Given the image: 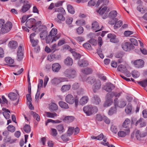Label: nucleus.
<instances>
[{
  "instance_id": "nucleus-1",
  "label": "nucleus",
  "mask_w": 147,
  "mask_h": 147,
  "mask_svg": "<svg viewBox=\"0 0 147 147\" xmlns=\"http://www.w3.org/2000/svg\"><path fill=\"white\" fill-rule=\"evenodd\" d=\"M83 111L87 115L90 116L93 113H96L98 111V109L96 107H93L92 105H89L84 107Z\"/></svg>"
},
{
  "instance_id": "nucleus-2",
  "label": "nucleus",
  "mask_w": 147,
  "mask_h": 147,
  "mask_svg": "<svg viewBox=\"0 0 147 147\" xmlns=\"http://www.w3.org/2000/svg\"><path fill=\"white\" fill-rule=\"evenodd\" d=\"M63 74L65 76L70 78H74L77 75L76 70L73 68L66 69L64 72Z\"/></svg>"
},
{
  "instance_id": "nucleus-3",
  "label": "nucleus",
  "mask_w": 147,
  "mask_h": 147,
  "mask_svg": "<svg viewBox=\"0 0 147 147\" xmlns=\"http://www.w3.org/2000/svg\"><path fill=\"white\" fill-rule=\"evenodd\" d=\"M65 101L70 104H73L75 102V105L77 106L78 104L79 100L77 98H74V96L71 94H68L65 97Z\"/></svg>"
},
{
  "instance_id": "nucleus-4",
  "label": "nucleus",
  "mask_w": 147,
  "mask_h": 147,
  "mask_svg": "<svg viewBox=\"0 0 147 147\" xmlns=\"http://www.w3.org/2000/svg\"><path fill=\"white\" fill-rule=\"evenodd\" d=\"M68 79L65 77H55L51 80L52 84L55 86H57L62 82H68Z\"/></svg>"
},
{
  "instance_id": "nucleus-5",
  "label": "nucleus",
  "mask_w": 147,
  "mask_h": 147,
  "mask_svg": "<svg viewBox=\"0 0 147 147\" xmlns=\"http://www.w3.org/2000/svg\"><path fill=\"white\" fill-rule=\"evenodd\" d=\"M18 95L19 94L17 92H11L8 94V96L11 101L13 102L16 101V102H13V103L14 105H17L18 104L19 102V100L18 98Z\"/></svg>"
},
{
  "instance_id": "nucleus-6",
  "label": "nucleus",
  "mask_w": 147,
  "mask_h": 147,
  "mask_svg": "<svg viewBox=\"0 0 147 147\" xmlns=\"http://www.w3.org/2000/svg\"><path fill=\"white\" fill-rule=\"evenodd\" d=\"M12 27V23L10 22H8L3 26L1 28L0 33L1 34H5L8 32Z\"/></svg>"
},
{
  "instance_id": "nucleus-7",
  "label": "nucleus",
  "mask_w": 147,
  "mask_h": 147,
  "mask_svg": "<svg viewBox=\"0 0 147 147\" xmlns=\"http://www.w3.org/2000/svg\"><path fill=\"white\" fill-rule=\"evenodd\" d=\"M130 132L129 128H124L119 131L118 132L117 134L119 137L123 138L128 135L129 134Z\"/></svg>"
},
{
  "instance_id": "nucleus-8",
  "label": "nucleus",
  "mask_w": 147,
  "mask_h": 147,
  "mask_svg": "<svg viewBox=\"0 0 147 147\" xmlns=\"http://www.w3.org/2000/svg\"><path fill=\"white\" fill-rule=\"evenodd\" d=\"M40 30L41 31L40 33V38L44 40L46 38L48 34L47 31V28L45 26H42L40 28Z\"/></svg>"
},
{
  "instance_id": "nucleus-9",
  "label": "nucleus",
  "mask_w": 147,
  "mask_h": 147,
  "mask_svg": "<svg viewBox=\"0 0 147 147\" xmlns=\"http://www.w3.org/2000/svg\"><path fill=\"white\" fill-rule=\"evenodd\" d=\"M101 84L99 80H97L95 81L92 86V89L93 92H96L101 88Z\"/></svg>"
},
{
  "instance_id": "nucleus-10",
  "label": "nucleus",
  "mask_w": 147,
  "mask_h": 147,
  "mask_svg": "<svg viewBox=\"0 0 147 147\" xmlns=\"http://www.w3.org/2000/svg\"><path fill=\"white\" fill-rule=\"evenodd\" d=\"M118 99L116 98L114 100V104L115 107H118L121 108L124 107L126 105V102L123 100H121L119 102L118 101Z\"/></svg>"
},
{
  "instance_id": "nucleus-11",
  "label": "nucleus",
  "mask_w": 147,
  "mask_h": 147,
  "mask_svg": "<svg viewBox=\"0 0 147 147\" xmlns=\"http://www.w3.org/2000/svg\"><path fill=\"white\" fill-rule=\"evenodd\" d=\"M133 64L136 67L141 68L144 66V62L143 60L140 59L134 61Z\"/></svg>"
},
{
  "instance_id": "nucleus-12",
  "label": "nucleus",
  "mask_w": 147,
  "mask_h": 147,
  "mask_svg": "<svg viewBox=\"0 0 147 147\" xmlns=\"http://www.w3.org/2000/svg\"><path fill=\"white\" fill-rule=\"evenodd\" d=\"M114 85L110 83H106L104 86L103 89L106 91L110 92L115 88Z\"/></svg>"
},
{
  "instance_id": "nucleus-13",
  "label": "nucleus",
  "mask_w": 147,
  "mask_h": 147,
  "mask_svg": "<svg viewBox=\"0 0 147 147\" xmlns=\"http://www.w3.org/2000/svg\"><path fill=\"white\" fill-rule=\"evenodd\" d=\"M23 56L22 47L21 46H19L18 48L17 52V60L19 61H21L23 58Z\"/></svg>"
},
{
  "instance_id": "nucleus-14",
  "label": "nucleus",
  "mask_w": 147,
  "mask_h": 147,
  "mask_svg": "<svg viewBox=\"0 0 147 147\" xmlns=\"http://www.w3.org/2000/svg\"><path fill=\"white\" fill-rule=\"evenodd\" d=\"M102 28H100L99 25L97 22H94L92 24V28L95 32L102 30Z\"/></svg>"
},
{
  "instance_id": "nucleus-15",
  "label": "nucleus",
  "mask_w": 147,
  "mask_h": 147,
  "mask_svg": "<svg viewBox=\"0 0 147 147\" xmlns=\"http://www.w3.org/2000/svg\"><path fill=\"white\" fill-rule=\"evenodd\" d=\"M132 46L131 43L129 42H126L123 43L121 45L123 49L125 51H127L130 50Z\"/></svg>"
},
{
  "instance_id": "nucleus-16",
  "label": "nucleus",
  "mask_w": 147,
  "mask_h": 147,
  "mask_svg": "<svg viewBox=\"0 0 147 147\" xmlns=\"http://www.w3.org/2000/svg\"><path fill=\"white\" fill-rule=\"evenodd\" d=\"M106 100L104 104V106L105 107H108L111 105L113 103V100L110 96L107 97L106 96Z\"/></svg>"
},
{
  "instance_id": "nucleus-17",
  "label": "nucleus",
  "mask_w": 147,
  "mask_h": 147,
  "mask_svg": "<svg viewBox=\"0 0 147 147\" xmlns=\"http://www.w3.org/2000/svg\"><path fill=\"white\" fill-rule=\"evenodd\" d=\"M61 66L58 63H55L53 64L52 66V69L53 72H58L61 69Z\"/></svg>"
},
{
  "instance_id": "nucleus-18",
  "label": "nucleus",
  "mask_w": 147,
  "mask_h": 147,
  "mask_svg": "<svg viewBox=\"0 0 147 147\" xmlns=\"http://www.w3.org/2000/svg\"><path fill=\"white\" fill-rule=\"evenodd\" d=\"M78 64L80 67L87 66L88 65L87 61L85 59H81L78 61Z\"/></svg>"
},
{
  "instance_id": "nucleus-19",
  "label": "nucleus",
  "mask_w": 147,
  "mask_h": 147,
  "mask_svg": "<svg viewBox=\"0 0 147 147\" xmlns=\"http://www.w3.org/2000/svg\"><path fill=\"white\" fill-rule=\"evenodd\" d=\"M31 5L28 3L26 4L25 3L24 5L22 7V9L20 10V11L23 13H25L26 11L29 10L31 7Z\"/></svg>"
},
{
  "instance_id": "nucleus-20",
  "label": "nucleus",
  "mask_w": 147,
  "mask_h": 147,
  "mask_svg": "<svg viewBox=\"0 0 147 147\" xmlns=\"http://www.w3.org/2000/svg\"><path fill=\"white\" fill-rule=\"evenodd\" d=\"M107 37L110 38V41L111 42L116 43L119 42V40L116 38V36L112 34H109L107 35Z\"/></svg>"
},
{
  "instance_id": "nucleus-21",
  "label": "nucleus",
  "mask_w": 147,
  "mask_h": 147,
  "mask_svg": "<svg viewBox=\"0 0 147 147\" xmlns=\"http://www.w3.org/2000/svg\"><path fill=\"white\" fill-rule=\"evenodd\" d=\"M71 88L70 84H65L63 85L61 88V91L63 93L66 92L69 90Z\"/></svg>"
},
{
  "instance_id": "nucleus-22",
  "label": "nucleus",
  "mask_w": 147,
  "mask_h": 147,
  "mask_svg": "<svg viewBox=\"0 0 147 147\" xmlns=\"http://www.w3.org/2000/svg\"><path fill=\"white\" fill-rule=\"evenodd\" d=\"M5 60L7 64L8 65H9L11 67L14 66L13 65H11L14 63V60L13 59H12L11 57H6L5 58Z\"/></svg>"
},
{
  "instance_id": "nucleus-23",
  "label": "nucleus",
  "mask_w": 147,
  "mask_h": 147,
  "mask_svg": "<svg viewBox=\"0 0 147 147\" xmlns=\"http://www.w3.org/2000/svg\"><path fill=\"white\" fill-rule=\"evenodd\" d=\"M35 20L34 18H30L27 20L26 23V26L29 28H31L33 26L32 22Z\"/></svg>"
},
{
  "instance_id": "nucleus-24",
  "label": "nucleus",
  "mask_w": 147,
  "mask_h": 147,
  "mask_svg": "<svg viewBox=\"0 0 147 147\" xmlns=\"http://www.w3.org/2000/svg\"><path fill=\"white\" fill-rule=\"evenodd\" d=\"M88 100V98L87 96H83L80 100V103L82 105L86 104Z\"/></svg>"
},
{
  "instance_id": "nucleus-25",
  "label": "nucleus",
  "mask_w": 147,
  "mask_h": 147,
  "mask_svg": "<svg viewBox=\"0 0 147 147\" xmlns=\"http://www.w3.org/2000/svg\"><path fill=\"white\" fill-rule=\"evenodd\" d=\"M117 70L122 73H125L127 71V69L125 66L122 64L119 65L118 67Z\"/></svg>"
},
{
  "instance_id": "nucleus-26",
  "label": "nucleus",
  "mask_w": 147,
  "mask_h": 147,
  "mask_svg": "<svg viewBox=\"0 0 147 147\" xmlns=\"http://www.w3.org/2000/svg\"><path fill=\"white\" fill-rule=\"evenodd\" d=\"M64 63L67 66H71L73 63V60L69 57H67L65 60Z\"/></svg>"
},
{
  "instance_id": "nucleus-27",
  "label": "nucleus",
  "mask_w": 147,
  "mask_h": 147,
  "mask_svg": "<svg viewBox=\"0 0 147 147\" xmlns=\"http://www.w3.org/2000/svg\"><path fill=\"white\" fill-rule=\"evenodd\" d=\"M96 80L94 77H89L86 78V81L88 84L92 85L94 84Z\"/></svg>"
},
{
  "instance_id": "nucleus-28",
  "label": "nucleus",
  "mask_w": 147,
  "mask_h": 147,
  "mask_svg": "<svg viewBox=\"0 0 147 147\" xmlns=\"http://www.w3.org/2000/svg\"><path fill=\"white\" fill-rule=\"evenodd\" d=\"M74 119V117L73 116H67L64 119V121L67 123L72 122Z\"/></svg>"
},
{
  "instance_id": "nucleus-29",
  "label": "nucleus",
  "mask_w": 147,
  "mask_h": 147,
  "mask_svg": "<svg viewBox=\"0 0 147 147\" xmlns=\"http://www.w3.org/2000/svg\"><path fill=\"white\" fill-rule=\"evenodd\" d=\"M17 139H11L10 137L7 136L5 137L4 139V142H9L12 144L15 142Z\"/></svg>"
},
{
  "instance_id": "nucleus-30",
  "label": "nucleus",
  "mask_w": 147,
  "mask_h": 147,
  "mask_svg": "<svg viewBox=\"0 0 147 147\" xmlns=\"http://www.w3.org/2000/svg\"><path fill=\"white\" fill-rule=\"evenodd\" d=\"M93 102L96 105H98L100 102V98L97 95H94L92 99Z\"/></svg>"
},
{
  "instance_id": "nucleus-31",
  "label": "nucleus",
  "mask_w": 147,
  "mask_h": 147,
  "mask_svg": "<svg viewBox=\"0 0 147 147\" xmlns=\"http://www.w3.org/2000/svg\"><path fill=\"white\" fill-rule=\"evenodd\" d=\"M49 108L51 111H55L57 110L58 107L56 104L52 103L49 105Z\"/></svg>"
},
{
  "instance_id": "nucleus-32",
  "label": "nucleus",
  "mask_w": 147,
  "mask_h": 147,
  "mask_svg": "<svg viewBox=\"0 0 147 147\" xmlns=\"http://www.w3.org/2000/svg\"><path fill=\"white\" fill-rule=\"evenodd\" d=\"M45 113L46 117H48L54 118L57 116V114L55 113H52L50 112H45Z\"/></svg>"
},
{
  "instance_id": "nucleus-33",
  "label": "nucleus",
  "mask_w": 147,
  "mask_h": 147,
  "mask_svg": "<svg viewBox=\"0 0 147 147\" xmlns=\"http://www.w3.org/2000/svg\"><path fill=\"white\" fill-rule=\"evenodd\" d=\"M56 128L59 133L61 134L65 131V129L62 124H60L56 126Z\"/></svg>"
},
{
  "instance_id": "nucleus-34",
  "label": "nucleus",
  "mask_w": 147,
  "mask_h": 147,
  "mask_svg": "<svg viewBox=\"0 0 147 147\" xmlns=\"http://www.w3.org/2000/svg\"><path fill=\"white\" fill-rule=\"evenodd\" d=\"M9 46L12 48H16L18 46V44L16 42L14 41H12L9 42Z\"/></svg>"
},
{
  "instance_id": "nucleus-35",
  "label": "nucleus",
  "mask_w": 147,
  "mask_h": 147,
  "mask_svg": "<svg viewBox=\"0 0 147 147\" xmlns=\"http://www.w3.org/2000/svg\"><path fill=\"white\" fill-rule=\"evenodd\" d=\"M59 106L62 108L67 109L69 108L68 104L66 102L63 101H60L59 103Z\"/></svg>"
},
{
  "instance_id": "nucleus-36",
  "label": "nucleus",
  "mask_w": 147,
  "mask_h": 147,
  "mask_svg": "<svg viewBox=\"0 0 147 147\" xmlns=\"http://www.w3.org/2000/svg\"><path fill=\"white\" fill-rule=\"evenodd\" d=\"M120 96V93H115L113 92H111L110 93H108L107 94V97L110 96L112 98L114 96L116 97H119Z\"/></svg>"
},
{
  "instance_id": "nucleus-37",
  "label": "nucleus",
  "mask_w": 147,
  "mask_h": 147,
  "mask_svg": "<svg viewBox=\"0 0 147 147\" xmlns=\"http://www.w3.org/2000/svg\"><path fill=\"white\" fill-rule=\"evenodd\" d=\"M132 110L131 105L130 104H128L127 106L125 111V112L127 114L130 113Z\"/></svg>"
},
{
  "instance_id": "nucleus-38",
  "label": "nucleus",
  "mask_w": 147,
  "mask_h": 147,
  "mask_svg": "<svg viewBox=\"0 0 147 147\" xmlns=\"http://www.w3.org/2000/svg\"><path fill=\"white\" fill-rule=\"evenodd\" d=\"M97 140H101L102 139H103V142H106L107 141V138L105 137V136H104L102 134H101L97 136Z\"/></svg>"
},
{
  "instance_id": "nucleus-39",
  "label": "nucleus",
  "mask_w": 147,
  "mask_h": 147,
  "mask_svg": "<svg viewBox=\"0 0 147 147\" xmlns=\"http://www.w3.org/2000/svg\"><path fill=\"white\" fill-rule=\"evenodd\" d=\"M67 9L68 12L71 14H74L75 13V10L72 6L70 5H67Z\"/></svg>"
},
{
  "instance_id": "nucleus-40",
  "label": "nucleus",
  "mask_w": 147,
  "mask_h": 147,
  "mask_svg": "<svg viewBox=\"0 0 147 147\" xmlns=\"http://www.w3.org/2000/svg\"><path fill=\"white\" fill-rule=\"evenodd\" d=\"M8 113H10V111L7 109H5L3 112V116L7 119H9L10 117V115Z\"/></svg>"
},
{
  "instance_id": "nucleus-41",
  "label": "nucleus",
  "mask_w": 147,
  "mask_h": 147,
  "mask_svg": "<svg viewBox=\"0 0 147 147\" xmlns=\"http://www.w3.org/2000/svg\"><path fill=\"white\" fill-rule=\"evenodd\" d=\"M117 13L116 11L113 10L109 13V16L112 18H114L117 16Z\"/></svg>"
},
{
  "instance_id": "nucleus-42",
  "label": "nucleus",
  "mask_w": 147,
  "mask_h": 147,
  "mask_svg": "<svg viewBox=\"0 0 147 147\" xmlns=\"http://www.w3.org/2000/svg\"><path fill=\"white\" fill-rule=\"evenodd\" d=\"M123 24V22L122 21L119 20L116 22L114 26L115 29H117L120 27Z\"/></svg>"
},
{
  "instance_id": "nucleus-43",
  "label": "nucleus",
  "mask_w": 147,
  "mask_h": 147,
  "mask_svg": "<svg viewBox=\"0 0 147 147\" xmlns=\"http://www.w3.org/2000/svg\"><path fill=\"white\" fill-rule=\"evenodd\" d=\"M116 107H111L109 110L108 112V115H111L114 113H115L116 111Z\"/></svg>"
},
{
  "instance_id": "nucleus-44",
  "label": "nucleus",
  "mask_w": 147,
  "mask_h": 147,
  "mask_svg": "<svg viewBox=\"0 0 147 147\" xmlns=\"http://www.w3.org/2000/svg\"><path fill=\"white\" fill-rule=\"evenodd\" d=\"M130 123V121L128 119H126L125 120L123 124V127L124 128H129L127 127V125Z\"/></svg>"
},
{
  "instance_id": "nucleus-45",
  "label": "nucleus",
  "mask_w": 147,
  "mask_h": 147,
  "mask_svg": "<svg viewBox=\"0 0 147 147\" xmlns=\"http://www.w3.org/2000/svg\"><path fill=\"white\" fill-rule=\"evenodd\" d=\"M31 114L33 116V117L37 121H39L40 120V116L39 115L33 111H31Z\"/></svg>"
},
{
  "instance_id": "nucleus-46",
  "label": "nucleus",
  "mask_w": 147,
  "mask_h": 147,
  "mask_svg": "<svg viewBox=\"0 0 147 147\" xmlns=\"http://www.w3.org/2000/svg\"><path fill=\"white\" fill-rule=\"evenodd\" d=\"M107 9V7L106 6H105L103 7H101L100 8L99 11V14L101 15H103Z\"/></svg>"
},
{
  "instance_id": "nucleus-47",
  "label": "nucleus",
  "mask_w": 147,
  "mask_h": 147,
  "mask_svg": "<svg viewBox=\"0 0 147 147\" xmlns=\"http://www.w3.org/2000/svg\"><path fill=\"white\" fill-rule=\"evenodd\" d=\"M92 70L91 69L88 68H85L82 71V72L85 74H89L92 72Z\"/></svg>"
},
{
  "instance_id": "nucleus-48",
  "label": "nucleus",
  "mask_w": 147,
  "mask_h": 147,
  "mask_svg": "<svg viewBox=\"0 0 147 147\" xmlns=\"http://www.w3.org/2000/svg\"><path fill=\"white\" fill-rule=\"evenodd\" d=\"M141 86L145 87L147 86V79L138 82Z\"/></svg>"
},
{
  "instance_id": "nucleus-49",
  "label": "nucleus",
  "mask_w": 147,
  "mask_h": 147,
  "mask_svg": "<svg viewBox=\"0 0 147 147\" xmlns=\"http://www.w3.org/2000/svg\"><path fill=\"white\" fill-rule=\"evenodd\" d=\"M57 33V30L55 28H53L50 32L49 35L51 36H55Z\"/></svg>"
},
{
  "instance_id": "nucleus-50",
  "label": "nucleus",
  "mask_w": 147,
  "mask_h": 147,
  "mask_svg": "<svg viewBox=\"0 0 147 147\" xmlns=\"http://www.w3.org/2000/svg\"><path fill=\"white\" fill-rule=\"evenodd\" d=\"M132 75L134 78H137L140 76V74L138 71L134 70L132 72Z\"/></svg>"
},
{
  "instance_id": "nucleus-51",
  "label": "nucleus",
  "mask_w": 147,
  "mask_h": 147,
  "mask_svg": "<svg viewBox=\"0 0 147 147\" xmlns=\"http://www.w3.org/2000/svg\"><path fill=\"white\" fill-rule=\"evenodd\" d=\"M24 130L26 133L30 132L31 131L30 126L28 125H26L24 127Z\"/></svg>"
},
{
  "instance_id": "nucleus-52",
  "label": "nucleus",
  "mask_w": 147,
  "mask_h": 147,
  "mask_svg": "<svg viewBox=\"0 0 147 147\" xmlns=\"http://www.w3.org/2000/svg\"><path fill=\"white\" fill-rule=\"evenodd\" d=\"M140 123V126L142 127L145 125V124L144 121H142V119H140L137 121L136 123V125H137L138 124Z\"/></svg>"
},
{
  "instance_id": "nucleus-53",
  "label": "nucleus",
  "mask_w": 147,
  "mask_h": 147,
  "mask_svg": "<svg viewBox=\"0 0 147 147\" xmlns=\"http://www.w3.org/2000/svg\"><path fill=\"white\" fill-rule=\"evenodd\" d=\"M111 130L113 132L117 134L118 131V128L116 126L112 125L111 127Z\"/></svg>"
},
{
  "instance_id": "nucleus-54",
  "label": "nucleus",
  "mask_w": 147,
  "mask_h": 147,
  "mask_svg": "<svg viewBox=\"0 0 147 147\" xmlns=\"http://www.w3.org/2000/svg\"><path fill=\"white\" fill-rule=\"evenodd\" d=\"M80 86V84L76 82L72 85V88L73 90H76L79 88Z\"/></svg>"
},
{
  "instance_id": "nucleus-55",
  "label": "nucleus",
  "mask_w": 147,
  "mask_h": 147,
  "mask_svg": "<svg viewBox=\"0 0 147 147\" xmlns=\"http://www.w3.org/2000/svg\"><path fill=\"white\" fill-rule=\"evenodd\" d=\"M75 39L79 44H80L84 40V38L82 36H78L75 38Z\"/></svg>"
},
{
  "instance_id": "nucleus-56",
  "label": "nucleus",
  "mask_w": 147,
  "mask_h": 147,
  "mask_svg": "<svg viewBox=\"0 0 147 147\" xmlns=\"http://www.w3.org/2000/svg\"><path fill=\"white\" fill-rule=\"evenodd\" d=\"M7 129L8 131L11 132H14L15 130V127L12 125H9L7 127Z\"/></svg>"
},
{
  "instance_id": "nucleus-57",
  "label": "nucleus",
  "mask_w": 147,
  "mask_h": 147,
  "mask_svg": "<svg viewBox=\"0 0 147 147\" xmlns=\"http://www.w3.org/2000/svg\"><path fill=\"white\" fill-rule=\"evenodd\" d=\"M73 56L76 59H79L81 57L80 55L75 52H72Z\"/></svg>"
},
{
  "instance_id": "nucleus-58",
  "label": "nucleus",
  "mask_w": 147,
  "mask_h": 147,
  "mask_svg": "<svg viewBox=\"0 0 147 147\" xmlns=\"http://www.w3.org/2000/svg\"><path fill=\"white\" fill-rule=\"evenodd\" d=\"M73 18L68 17L67 18L66 20V23L67 24H70L73 21Z\"/></svg>"
},
{
  "instance_id": "nucleus-59",
  "label": "nucleus",
  "mask_w": 147,
  "mask_h": 147,
  "mask_svg": "<svg viewBox=\"0 0 147 147\" xmlns=\"http://www.w3.org/2000/svg\"><path fill=\"white\" fill-rule=\"evenodd\" d=\"M27 100L28 101L27 103L28 104H30L31 105V102L32 101V98L30 96V94H27L26 95Z\"/></svg>"
},
{
  "instance_id": "nucleus-60",
  "label": "nucleus",
  "mask_w": 147,
  "mask_h": 147,
  "mask_svg": "<svg viewBox=\"0 0 147 147\" xmlns=\"http://www.w3.org/2000/svg\"><path fill=\"white\" fill-rule=\"evenodd\" d=\"M89 42L92 45L95 46L97 45V41L94 38L90 39Z\"/></svg>"
},
{
  "instance_id": "nucleus-61",
  "label": "nucleus",
  "mask_w": 147,
  "mask_h": 147,
  "mask_svg": "<svg viewBox=\"0 0 147 147\" xmlns=\"http://www.w3.org/2000/svg\"><path fill=\"white\" fill-rule=\"evenodd\" d=\"M133 33L134 32L133 31L129 30H127L125 31L124 34L125 36L127 37L129 36L130 35L133 34Z\"/></svg>"
},
{
  "instance_id": "nucleus-62",
  "label": "nucleus",
  "mask_w": 147,
  "mask_h": 147,
  "mask_svg": "<svg viewBox=\"0 0 147 147\" xmlns=\"http://www.w3.org/2000/svg\"><path fill=\"white\" fill-rule=\"evenodd\" d=\"M83 47L89 50H91L92 49V47L88 43H85L83 44Z\"/></svg>"
},
{
  "instance_id": "nucleus-63",
  "label": "nucleus",
  "mask_w": 147,
  "mask_h": 147,
  "mask_svg": "<svg viewBox=\"0 0 147 147\" xmlns=\"http://www.w3.org/2000/svg\"><path fill=\"white\" fill-rule=\"evenodd\" d=\"M30 42L33 47H34L36 45L38 42V41L37 40H35L34 39L30 40Z\"/></svg>"
},
{
  "instance_id": "nucleus-64",
  "label": "nucleus",
  "mask_w": 147,
  "mask_h": 147,
  "mask_svg": "<svg viewBox=\"0 0 147 147\" xmlns=\"http://www.w3.org/2000/svg\"><path fill=\"white\" fill-rule=\"evenodd\" d=\"M100 143L101 144L105 146H107L108 147H115L114 145L112 144H109V143L107 141L105 142H101Z\"/></svg>"
}]
</instances>
